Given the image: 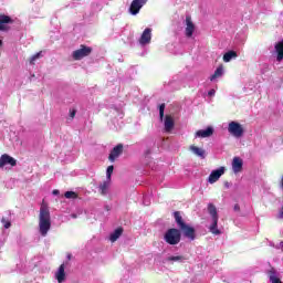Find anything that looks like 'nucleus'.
I'll use <instances>...</instances> for the list:
<instances>
[{
  "label": "nucleus",
  "instance_id": "nucleus-16",
  "mask_svg": "<svg viewBox=\"0 0 283 283\" xmlns=\"http://www.w3.org/2000/svg\"><path fill=\"white\" fill-rule=\"evenodd\" d=\"M120 154H123V145L122 144H118L117 146H115L109 156H108V160L111 163H115L116 159L120 156Z\"/></svg>",
  "mask_w": 283,
  "mask_h": 283
},
{
  "label": "nucleus",
  "instance_id": "nucleus-21",
  "mask_svg": "<svg viewBox=\"0 0 283 283\" xmlns=\"http://www.w3.org/2000/svg\"><path fill=\"white\" fill-rule=\"evenodd\" d=\"M6 23H13L12 18L8 15H0V32L8 30V28L6 27Z\"/></svg>",
  "mask_w": 283,
  "mask_h": 283
},
{
  "label": "nucleus",
  "instance_id": "nucleus-31",
  "mask_svg": "<svg viewBox=\"0 0 283 283\" xmlns=\"http://www.w3.org/2000/svg\"><path fill=\"white\" fill-rule=\"evenodd\" d=\"M208 96H216V90H210L209 92H208Z\"/></svg>",
  "mask_w": 283,
  "mask_h": 283
},
{
  "label": "nucleus",
  "instance_id": "nucleus-14",
  "mask_svg": "<svg viewBox=\"0 0 283 283\" xmlns=\"http://www.w3.org/2000/svg\"><path fill=\"white\" fill-rule=\"evenodd\" d=\"M180 231H182L185 238H188V240H196V229L189 224H185L180 228Z\"/></svg>",
  "mask_w": 283,
  "mask_h": 283
},
{
  "label": "nucleus",
  "instance_id": "nucleus-9",
  "mask_svg": "<svg viewBox=\"0 0 283 283\" xmlns=\"http://www.w3.org/2000/svg\"><path fill=\"white\" fill-rule=\"evenodd\" d=\"M146 4H147V0H133L129 8L130 14H133V17H136V14L140 12L143 6H146Z\"/></svg>",
  "mask_w": 283,
  "mask_h": 283
},
{
  "label": "nucleus",
  "instance_id": "nucleus-15",
  "mask_svg": "<svg viewBox=\"0 0 283 283\" xmlns=\"http://www.w3.org/2000/svg\"><path fill=\"white\" fill-rule=\"evenodd\" d=\"M242 167H244V160L240 157H233L232 159V171L233 174L242 172Z\"/></svg>",
  "mask_w": 283,
  "mask_h": 283
},
{
  "label": "nucleus",
  "instance_id": "nucleus-33",
  "mask_svg": "<svg viewBox=\"0 0 283 283\" xmlns=\"http://www.w3.org/2000/svg\"><path fill=\"white\" fill-rule=\"evenodd\" d=\"M52 193H53V196H59L60 191L55 189L52 191Z\"/></svg>",
  "mask_w": 283,
  "mask_h": 283
},
{
  "label": "nucleus",
  "instance_id": "nucleus-11",
  "mask_svg": "<svg viewBox=\"0 0 283 283\" xmlns=\"http://www.w3.org/2000/svg\"><path fill=\"white\" fill-rule=\"evenodd\" d=\"M186 36L188 39H191L193 36V32H196V24H193V21L191 20V17H186Z\"/></svg>",
  "mask_w": 283,
  "mask_h": 283
},
{
  "label": "nucleus",
  "instance_id": "nucleus-8",
  "mask_svg": "<svg viewBox=\"0 0 283 283\" xmlns=\"http://www.w3.org/2000/svg\"><path fill=\"white\" fill-rule=\"evenodd\" d=\"M17 167V159L14 157L3 154L0 157V169H3V167Z\"/></svg>",
  "mask_w": 283,
  "mask_h": 283
},
{
  "label": "nucleus",
  "instance_id": "nucleus-13",
  "mask_svg": "<svg viewBox=\"0 0 283 283\" xmlns=\"http://www.w3.org/2000/svg\"><path fill=\"white\" fill-rule=\"evenodd\" d=\"M188 149L190 153H192L193 156H197V158H201V159L207 158V150H205V148L202 147L190 145Z\"/></svg>",
  "mask_w": 283,
  "mask_h": 283
},
{
  "label": "nucleus",
  "instance_id": "nucleus-36",
  "mask_svg": "<svg viewBox=\"0 0 283 283\" xmlns=\"http://www.w3.org/2000/svg\"><path fill=\"white\" fill-rule=\"evenodd\" d=\"M72 218H76V216H75V214H73V216H72Z\"/></svg>",
  "mask_w": 283,
  "mask_h": 283
},
{
  "label": "nucleus",
  "instance_id": "nucleus-7",
  "mask_svg": "<svg viewBox=\"0 0 283 283\" xmlns=\"http://www.w3.org/2000/svg\"><path fill=\"white\" fill-rule=\"evenodd\" d=\"M65 269H67V265L62 263L54 272V277L57 283H65V280H67V273H65Z\"/></svg>",
  "mask_w": 283,
  "mask_h": 283
},
{
  "label": "nucleus",
  "instance_id": "nucleus-2",
  "mask_svg": "<svg viewBox=\"0 0 283 283\" xmlns=\"http://www.w3.org/2000/svg\"><path fill=\"white\" fill-rule=\"evenodd\" d=\"M208 216H209V231L212 235H220L222 231L218 229V220H220V216L218 214V208L213 203L208 205Z\"/></svg>",
  "mask_w": 283,
  "mask_h": 283
},
{
  "label": "nucleus",
  "instance_id": "nucleus-34",
  "mask_svg": "<svg viewBox=\"0 0 283 283\" xmlns=\"http://www.w3.org/2000/svg\"><path fill=\"white\" fill-rule=\"evenodd\" d=\"M3 45V41L0 39V48Z\"/></svg>",
  "mask_w": 283,
  "mask_h": 283
},
{
  "label": "nucleus",
  "instance_id": "nucleus-4",
  "mask_svg": "<svg viewBox=\"0 0 283 283\" xmlns=\"http://www.w3.org/2000/svg\"><path fill=\"white\" fill-rule=\"evenodd\" d=\"M228 134L232 136V138H242L245 134L244 125H242L238 120H231L228 123Z\"/></svg>",
  "mask_w": 283,
  "mask_h": 283
},
{
  "label": "nucleus",
  "instance_id": "nucleus-12",
  "mask_svg": "<svg viewBox=\"0 0 283 283\" xmlns=\"http://www.w3.org/2000/svg\"><path fill=\"white\" fill-rule=\"evenodd\" d=\"M213 127L208 126L206 129H199L195 133V138H211L213 136Z\"/></svg>",
  "mask_w": 283,
  "mask_h": 283
},
{
  "label": "nucleus",
  "instance_id": "nucleus-24",
  "mask_svg": "<svg viewBox=\"0 0 283 283\" xmlns=\"http://www.w3.org/2000/svg\"><path fill=\"white\" fill-rule=\"evenodd\" d=\"M174 217H175V220H176L179 229H181V227H185V224H187V223H185V221H182V217L180 216V212H175Z\"/></svg>",
  "mask_w": 283,
  "mask_h": 283
},
{
  "label": "nucleus",
  "instance_id": "nucleus-17",
  "mask_svg": "<svg viewBox=\"0 0 283 283\" xmlns=\"http://www.w3.org/2000/svg\"><path fill=\"white\" fill-rule=\"evenodd\" d=\"M176 123L174 122V117L171 115H166L164 118V129L167 132V134H170V132L174 129Z\"/></svg>",
  "mask_w": 283,
  "mask_h": 283
},
{
  "label": "nucleus",
  "instance_id": "nucleus-22",
  "mask_svg": "<svg viewBox=\"0 0 283 283\" xmlns=\"http://www.w3.org/2000/svg\"><path fill=\"white\" fill-rule=\"evenodd\" d=\"M233 59H238V53L235 51H228L223 55L224 63H230V61H233Z\"/></svg>",
  "mask_w": 283,
  "mask_h": 283
},
{
  "label": "nucleus",
  "instance_id": "nucleus-10",
  "mask_svg": "<svg viewBox=\"0 0 283 283\" xmlns=\"http://www.w3.org/2000/svg\"><path fill=\"white\" fill-rule=\"evenodd\" d=\"M138 43H139V45H142L143 48H145V45H149V43H151V29L146 28V29L143 31V33H142L139 40H138Z\"/></svg>",
  "mask_w": 283,
  "mask_h": 283
},
{
  "label": "nucleus",
  "instance_id": "nucleus-29",
  "mask_svg": "<svg viewBox=\"0 0 283 283\" xmlns=\"http://www.w3.org/2000/svg\"><path fill=\"white\" fill-rule=\"evenodd\" d=\"M39 59H41V52L35 53L34 55H32V56L30 57V64H31V65H34V63H36V61H39Z\"/></svg>",
  "mask_w": 283,
  "mask_h": 283
},
{
  "label": "nucleus",
  "instance_id": "nucleus-3",
  "mask_svg": "<svg viewBox=\"0 0 283 283\" xmlns=\"http://www.w3.org/2000/svg\"><path fill=\"white\" fill-rule=\"evenodd\" d=\"M182 238V234L180 233V230L176 228L168 229L164 234V240L167 244H170L171 247H176V244H180V240Z\"/></svg>",
  "mask_w": 283,
  "mask_h": 283
},
{
  "label": "nucleus",
  "instance_id": "nucleus-30",
  "mask_svg": "<svg viewBox=\"0 0 283 283\" xmlns=\"http://www.w3.org/2000/svg\"><path fill=\"white\" fill-rule=\"evenodd\" d=\"M159 118H160V120H163V118H165V104H161L159 106Z\"/></svg>",
  "mask_w": 283,
  "mask_h": 283
},
{
  "label": "nucleus",
  "instance_id": "nucleus-35",
  "mask_svg": "<svg viewBox=\"0 0 283 283\" xmlns=\"http://www.w3.org/2000/svg\"><path fill=\"white\" fill-rule=\"evenodd\" d=\"M226 187H229V182H226Z\"/></svg>",
  "mask_w": 283,
  "mask_h": 283
},
{
  "label": "nucleus",
  "instance_id": "nucleus-6",
  "mask_svg": "<svg viewBox=\"0 0 283 283\" xmlns=\"http://www.w3.org/2000/svg\"><path fill=\"white\" fill-rule=\"evenodd\" d=\"M227 171V167L221 166L216 170H212L211 174L208 177V182L210 185H214V182H218L220 180V178H222V176H224Z\"/></svg>",
  "mask_w": 283,
  "mask_h": 283
},
{
  "label": "nucleus",
  "instance_id": "nucleus-20",
  "mask_svg": "<svg viewBox=\"0 0 283 283\" xmlns=\"http://www.w3.org/2000/svg\"><path fill=\"white\" fill-rule=\"evenodd\" d=\"M274 52L276 54V61L282 63L283 61V39L274 45Z\"/></svg>",
  "mask_w": 283,
  "mask_h": 283
},
{
  "label": "nucleus",
  "instance_id": "nucleus-27",
  "mask_svg": "<svg viewBox=\"0 0 283 283\" xmlns=\"http://www.w3.org/2000/svg\"><path fill=\"white\" fill-rule=\"evenodd\" d=\"M182 260H185V258H184V256H180V255L168 256V258H167V261H168V262H182Z\"/></svg>",
  "mask_w": 283,
  "mask_h": 283
},
{
  "label": "nucleus",
  "instance_id": "nucleus-18",
  "mask_svg": "<svg viewBox=\"0 0 283 283\" xmlns=\"http://www.w3.org/2000/svg\"><path fill=\"white\" fill-rule=\"evenodd\" d=\"M224 76V66L220 65L216 69L214 73L210 76L211 83L218 82V80L222 78Z\"/></svg>",
  "mask_w": 283,
  "mask_h": 283
},
{
  "label": "nucleus",
  "instance_id": "nucleus-5",
  "mask_svg": "<svg viewBox=\"0 0 283 283\" xmlns=\"http://www.w3.org/2000/svg\"><path fill=\"white\" fill-rule=\"evenodd\" d=\"M90 54H92V48L82 44L78 49L73 51L72 57L74 59V61H83V59L90 56Z\"/></svg>",
  "mask_w": 283,
  "mask_h": 283
},
{
  "label": "nucleus",
  "instance_id": "nucleus-25",
  "mask_svg": "<svg viewBox=\"0 0 283 283\" xmlns=\"http://www.w3.org/2000/svg\"><path fill=\"white\" fill-rule=\"evenodd\" d=\"M1 224L3 229H10V227H12V221L9 218L2 217Z\"/></svg>",
  "mask_w": 283,
  "mask_h": 283
},
{
  "label": "nucleus",
  "instance_id": "nucleus-26",
  "mask_svg": "<svg viewBox=\"0 0 283 283\" xmlns=\"http://www.w3.org/2000/svg\"><path fill=\"white\" fill-rule=\"evenodd\" d=\"M64 197L67 198L69 200H75V198H78V196L74 191H66L64 193Z\"/></svg>",
  "mask_w": 283,
  "mask_h": 283
},
{
  "label": "nucleus",
  "instance_id": "nucleus-19",
  "mask_svg": "<svg viewBox=\"0 0 283 283\" xmlns=\"http://www.w3.org/2000/svg\"><path fill=\"white\" fill-rule=\"evenodd\" d=\"M109 187H112V180L106 179L104 181H102L98 186V191L102 196H107V193L109 192Z\"/></svg>",
  "mask_w": 283,
  "mask_h": 283
},
{
  "label": "nucleus",
  "instance_id": "nucleus-32",
  "mask_svg": "<svg viewBox=\"0 0 283 283\" xmlns=\"http://www.w3.org/2000/svg\"><path fill=\"white\" fill-rule=\"evenodd\" d=\"M70 116L71 118H74V116H76V111H71Z\"/></svg>",
  "mask_w": 283,
  "mask_h": 283
},
{
  "label": "nucleus",
  "instance_id": "nucleus-28",
  "mask_svg": "<svg viewBox=\"0 0 283 283\" xmlns=\"http://www.w3.org/2000/svg\"><path fill=\"white\" fill-rule=\"evenodd\" d=\"M113 174H114V166H108L106 169V180H112Z\"/></svg>",
  "mask_w": 283,
  "mask_h": 283
},
{
  "label": "nucleus",
  "instance_id": "nucleus-1",
  "mask_svg": "<svg viewBox=\"0 0 283 283\" xmlns=\"http://www.w3.org/2000/svg\"><path fill=\"white\" fill-rule=\"evenodd\" d=\"M52 229V214H50V207L42 203L38 214V231L42 238H46Z\"/></svg>",
  "mask_w": 283,
  "mask_h": 283
},
{
  "label": "nucleus",
  "instance_id": "nucleus-23",
  "mask_svg": "<svg viewBox=\"0 0 283 283\" xmlns=\"http://www.w3.org/2000/svg\"><path fill=\"white\" fill-rule=\"evenodd\" d=\"M123 235V228H117L114 232L111 233L109 240L111 242H116L118 238Z\"/></svg>",
  "mask_w": 283,
  "mask_h": 283
}]
</instances>
